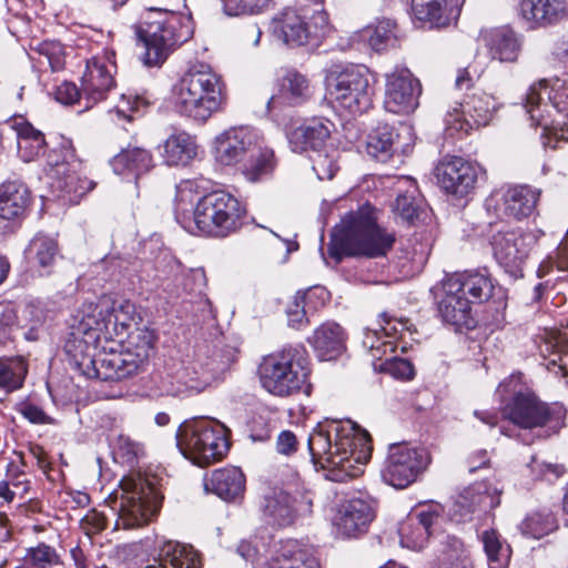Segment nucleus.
<instances>
[{"label":"nucleus","mask_w":568,"mask_h":568,"mask_svg":"<svg viewBox=\"0 0 568 568\" xmlns=\"http://www.w3.org/2000/svg\"><path fill=\"white\" fill-rule=\"evenodd\" d=\"M363 346L368 349L372 357L382 359L383 356L395 352L396 344L387 339L382 329H366L363 338Z\"/></svg>","instance_id":"57"},{"label":"nucleus","mask_w":568,"mask_h":568,"mask_svg":"<svg viewBox=\"0 0 568 568\" xmlns=\"http://www.w3.org/2000/svg\"><path fill=\"white\" fill-rule=\"evenodd\" d=\"M139 318L129 300L103 295L97 302H85L70 318L65 347L79 353L99 347L101 342L123 341Z\"/></svg>","instance_id":"2"},{"label":"nucleus","mask_w":568,"mask_h":568,"mask_svg":"<svg viewBox=\"0 0 568 568\" xmlns=\"http://www.w3.org/2000/svg\"><path fill=\"white\" fill-rule=\"evenodd\" d=\"M178 542L166 541L160 549L154 564L139 568H178V556L175 555Z\"/></svg>","instance_id":"62"},{"label":"nucleus","mask_w":568,"mask_h":568,"mask_svg":"<svg viewBox=\"0 0 568 568\" xmlns=\"http://www.w3.org/2000/svg\"><path fill=\"white\" fill-rule=\"evenodd\" d=\"M45 178L52 194L70 204L78 203L94 187L71 146L52 150L48 154Z\"/></svg>","instance_id":"10"},{"label":"nucleus","mask_w":568,"mask_h":568,"mask_svg":"<svg viewBox=\"0 0 568 568\" xmlns=\"http://www.w3.org/2000/svg\"><path fill=\"white\" fill-rule=\"evenodd\" d=\"M236 358V348L227 345L222 333L214 328L210 337L199 339L193 355L183 359L180 367V393L190 395L203 392L213 379L225 372Z\"/></svg>","instance_id":"4"},{"label":"nucleus","mask_w":568,"mask_h":568,"mask_svg":"<svg viewBox=\"0 0 568 568\" xmlns=\"http://www.w3.org/2000/svg\"><path fill=\"white\" fill-rule=\"evenodd\" d=\"M540 191L529 185L501 189L486 200V207H498L503 215L521 221L531 216L537 207Z\"/></svg>","instance_id":"21"},{"label":"nucleus","mask_w":568,"mask_h":568,"mask_svg":"<svg viewBox=\"0 0 568 568\" xmlns=\"http://www.w3.org/2000/svg\"><path fill=\"white\" fill-rule=\"evenodd\" d=\"M206 276L202 267L189 268L182 274L183 296L180 304L183 313L191 315L195 322H203L213 326L214 314L211 302L206 297Z\"/></svg>","instance_id":"20"},{"label":"nucleus","mask_w":568,"mask_h":568,"mask_svg":"<svg viewBox=\"0 0 568 568\" xmlns=\"http://www.w3.org/2000/svg\"><path fill=\"white\" fill-rule=\"evenodd\" d=\"M321 361H334L346 349V334L335 322H325L317 327L310 339Z\"/></svg>","instance_id":"37"},{"label":"nucleus","mask_w":568,"mask_h":568,"mask_svg":"<svg viewBox=\"0 0 568 568\" xmlns=\"http://www.w3.org/2000/svg\"><path fill=\"white\" fill-rule=\"evenodd\" d=\"M312 95L308 80L296 70H285L281 79L278 95L271 97L267 106L274 103L304 104Z\"/></svg>","instance_id":"40"},{"label":"nucleus","mask_w":568,"mask_h":568,"mask_svg":"<svg viewBox=\"0 0 568 568\" xmlns=\"http://www.w3.org/2000/svg\"><path fill=\"white\" fill-rule=\"evenodd\" d=\"M412 141V128L408 125H400L398 130L388 125H379L368 135L366 150L371 156L386 161L397 150L407 153L410 150Z\"/></svg>","instance_id":"23"},{"label":"nucleus","mask_w":568,"mask_h":568,"mask_svg":"<svg viewBox=\"0 0 568 568\" xmlns=\"http://www.w3.org/2000/svg\"><path fill=\"white\" fill-rule=\"evenodd\" d=\"M565 103L564 93L550 87L546 80L532 83L526 93L525 106H560Z\"/></svg>","instance_id":"50"},{"label":"nucleus","mask_w":568,"mask_h":568,"mask_svg":"<svg viewBox=\"0 0 568 568\" xmlns=\"http://www.w3.org/2000/svg\"><path fill=\"white\" fill-rule=\"evenodd\" d=\"M329 121L313 118L287 134L288 142L294 152L302 153L307 150L321 151L329 138Z\"/></svg>","instance_id":"35"},{"label":"nucleus","mask_w":568,"mask_h":568,"mask_svg":"<svg viewBox=\"0 0 568 568\" xmlns=\"http://www.w3.org/2000/svg\"><path fill=\"white\" fill-rule=\"evenodd\" d=\"M383 369L395 378L409 381L414 377L415 371L412 363L404 358L386 359L383 364Z\"/></svg>","instance_id":"61"},{"label":"nucleus","mask_w":568,"mask_h":568,"mask_svg":"<svg viewBox=\"0 0 568 568\" xmlns=\"http://www.w3.org/2000/svg\"><path fill=\"white\" fill-rule=\"evenodd\" d=\"M111 497L118 509V528L142 527L151 520L158 509L153 487L141 477L122 478Z\"/></svg>","instance_id":"11"},{"label":"nucleus","mask_w":568,"mask_h":568,"mask_svg":"<svg viewBox=\"0 0 568 568\" xmlns=\"http://www.w3.org/2000/svg\"><path fill=\"white\" fill-rule=\"evenodd\" d=\"M518 11L532 26L546 27L568 17V0H520Z\"/></svg>","instance_id":"30"},{"label":"nucleus","mask_w":568,"mask_h":568,"mask_svg":"<svg viewBox=\"0 0 568 568\" xmlns=\"http://www.w3.org/2000/svg\"><path fill=\"white\" fill-rule=\"evenodd\" d=\"M462 0H413L414 18L429 28L442 29L459 18Z\"/></svg>","instance_id":"26"},{"label":"nucleus","mask_w":568,"mask_h":568,"mask_svg":"<svg viewBox=\"0 0 568 568\" xmlns=\"http://www.w3.org/2000/svg\"><path fill=\"white\" fill-rule=\"evenodd\" d=\"M307 445L313 464L326 471L327 479L338 483L362 475L372 454L368 433L349 419L318 424Z\"/></svg>","instance_id":"1"},{"label":"nucleus","mask_w":568,"mask_h":568,"mask_svg":"<svg viewBox=\"0 0 568 568\" xmlns=\"http://www.w3.org/2000/svg\"><path fill=\"white\" fill-rule=\"evenodd\" d=\"M495 109H458L455 108L446 115L447 130L468 133L475 128L488 124Z\"/></svg>","instance_id":"46"},{"label":"nucleus","mask_w":568,"mask_h":568,"mask_svg":"<svg viewBox=\"0 0 568 568\" xmlns=\"http://www.w3.org/2000/svg\"><path fill=\"white\" fill-rule=\"evenodd\" d=\"M531 125L542 128L545 148H557L559 140H568V109H527Z\"/></svg>","instance_id":"29"},{"label":"nucleus","mask_w":568,"mask_h":568,"mask_svg":"<svg viewBox=\"0 0 568 568\" xmlns=\"http://www.w3.org/2000/svg\"><path fill=\"white\" fill-rule=\"evenodd\" d=\"M443 292L438 302V313L443 321L456 327L473 328L475 321L470 313L471 301L459 292H449L447 277L443 281Z\"/></svg>","instance_id":"34"},{"label":"nucleus","mask_w":568,"mask_h":568,"mask_svg":"<svg viewBox=\"0 0 568 568\" xmlns=\"http://www.w3.org/2000/svg\"><path fill=\"white\" fill-rule=\"evenodd\" d=\"M204 180H183L180 182V209L183 211V217L187 212H193L199 207V203L207 196V189Z\"/></svg>","instance_id":"52"},{"label":"nucleus","mask_w":568,"mask_h":568,"mask_svg":"<svg viewBox=\"0 0 568 568\" xmlns=\"http://www.w3.org/2000/svg\"><path fill=\"white\" fill-rule=\"evenodd\" d=\"M229 449L221 425L205 418H192L180 424V454L193 465L205 468L219 463Z\"/></svg>","instance_id":"8"},{"label":"nucleus","mask_w":568,"mask_h":568,"mask_svg":"<svg viewBox=\"0 0 568 568\" xmlns=\"http://www.w3.org/2000/svg\"><path fill=\"white\" fill-rule=\"evenodd\" d=\"M60 565L61 560L55 549L41 542L27 549L22 568H58Z\"/></svg>","instance_id":"53"},{"label":"nucleus","mask_w":568,"mask_h":568,"mask_svg":"<svg viewBox=\"0 0 568 568\" xmlns=\"http://www.w3.org/2000/svg\"><path fill=\"white\" fill-rule=\"evenodd\" d=\"M446 277L448 278L449 292H459L471 303L488 301L495 288L490 276L479 272L453 273Z\"/></svg>","instance_id":"36"},{"label":"nucleus","mask_w":568,"mask_h":568,"mask_svg":"<svg viewBox=\"0 0 568 568\" xmlns=\"http://www.w3.org/2000/svg\"><path fill=\"white\" fill-rule=\"evenodd\" d=\"M489 55L500 62H515L521 51L523 40L507 27L494 28L481 33Z\"/></svg>","instance_id":"33"},{"label":"nucleus","mask_w":568,"mask_h":568,"mask_svg":"<svg viewBox=\"0 0 568 568\" xmlns=\"http://www.w3.org/2000/svg\"><path fill=\"white\" fill-rule=\"evenodd\" d=\"M112 166L116 174H123L126 170L140 174L152 166V156L140 148L126 149L113 158Z\"/></svg>","instance_id":"47"},{"label":"nucleus","mask_w":568,"mask_h":568,"mask_svg":"<svg viewBox=\"0 0 568 568\" xmlns=\"http://www.w3.org/2000/svg\"><path fill=\"white\" fill-rule=\"evenodd\" d=\"M438 514L432 507L414 510L400 523L398 528L400 545L412 550H420L430 536V527Z\"/></svg>","instance_id":"28"},{"label":"nucleus","mask_w":568,"mask_h":568,"mask_svg":"<svg viewBox=\"0 0 568 568\" xmlns=\"http://www.w3.org/2000/svg\"><path fill=\"white\" fill-rule=\"evenodd\" d=\"M244 161L242 172L251 182H257L268 176L275 165L274 152L272 149L263 145L261 136Z\"/></svg>","instance_id":"44"},{"label":"nucleus","mask_w":568,"mask_h":568,"mask_svg":"<svg viewBox=\"0 0 568 568\" xmlns=\"http://www.w3.org/2000/svg\"><path fill=\"white\" fill-rule=\"evenodd\" d=\"M366 69L361 65L333 63L325 75L324 102L327 106L371 104Z\"/></svg>","instance_id":"12"},{"label":"nucleus","mask_w":568,"mask_h":568,"mask_svg":"<svg viewBox=\"0 0 568 568\" xmlns=\"http://www.w3.org/2000/svg\"><path fill=\"white\" fill-rule=\"evenodd\" d=\"M501 489L486 483H478L466 488L456 499L454 513L467 519L476 511H488L500 504Z\"/></svg>","instance_id":"27"},{"label":"nucleus","mask_w":568,"mask_h":568,"mask_svg":"<svg viewBox=\"0 0 568 568\" xmlns=\"http://www.w3.org/2000/svg\"><path fill=\"white\" fill-rule=\"evenodd\" d=\"M113 68L115 65L105 55L93 57L88 60L87 69L82 77V90L89 102L100 103L104 101L108 92L114 85Z\"/></svg>","instance_id":"24"},{"label":"nucleus","mask_w":568,"mask_h":568,"mask_svg":"<svg viewBox=\"0 0 568 568\" xmlns=\"http://www.w3.org/2000/svg\"><path fill=\"white\" fill-rule=\"evenodd\" d=\"M260 133L247 125L231 128L219 134L213 143L215 160L223 165L244 161L258 142Z\"/></svg>","instance_id":"22"},{"label":"nucleus","mask_w":568,"mask_h":568,"mask_svg":"<svg viewBox=\"0 0 568 568\" xmlns=\"http://www.w3.org/2000/svg\"><path fill=\"white\" fill-rule=\"evenodd\" d=\"M535 243V235L521 229L498 231L490 239L494 257L515 278L523 277V266Z\"/></svg>","instance_id":"18"},{"label":"nucleus","mask_w":568,"mask_h":568,"mask_svg":"<svg viewBox=\"0 0 568 568\" xmlns=\"http://www.w3.org/2000/svg\"><path fill=\"white\" fill-rule=\"evenodd\" d=\"M313 170L320 180H332L338 171L336 161L327 154L316 152L315 158L312 159Z\"/></svg>","instance_id":"63"},{"label":"nucleus","mask_w":568,"mask_h":568,"mask_svg":"<svg viewBox=\"0 0 568 568\" xmlns=\"http://www.w3.org/2000/svg\"><path fill=\"white\" fill-rule=\"evenodd\" d=\"M481 541L487 555L488 565L509 564L511 550L501 542L496 530H485L481 535Z\"/></svg>","instance_id":"56"},{"label":"nucleus","mask_w":568,"mask_h":568,"mask_svg":"<svg viewBox=\"0 0 568 568\" xmlns=\"http://www.w3.org/2000/svg\"><path fill=\"white\" fill-rule=\"evenodd\" d=\"M382 323L381 329L383 335L390 341H396L400 338L405 331H408V322L406 320H397L388 316L387 314H382Z\"/></svg>","instance_id":"64"},{"label":"nucleus","mask_w":568,"mask_h":568,"mask_svg":"<svg viewBox=\"0 0 568 568\" xmlns=\"http://www.w3.org/2000/svg\"><path fill=\"white\" fill-rule=\"evenodd\" d=\"M397 32L398 29L395 21L381 19L355 32L352 41L357 44H366L376 52H383L397 44Z\"/></svg>","instance_id":"38"},{"label":"nucleus","mask_w":568,"mask_h":568,"mask_svg":"<svg viewBox=\"0 0 568 568\" xmlns=\"http://www.w3.org/2000/svg\"><path fill=\"white\" fill-rule=\"evenodd\" d=\"M316 293H318V296L322 298L327 294L322 287H315L314 290H310L307 292L296 293L293 303L287 307L286 311L288 325L291 327L300 329L308 324L305 306L307 301L311 300L312 295H315Z\"/></svg>","instance_id":"54"},{"label":"nucleus","mask_w":568,"mask_h":568,"mask_svg":"<svg viewBox=\"0 0 568 568\" xmlns=\"http://www.w3.org/2000/svg\"><path fill=\"white\" fill-rule=\"evenodd\" d=\"M270 568H320V562L308 548L296 540H286L275 550Z\"/></svg>","instance_id":"41"},{"label":"nucleus","mask_w":568,"mask_h":568,"mask_svg":"<svg viewBox=\"0 0 568 568\" xmlns=\"http://www.w3.org/2000/svg\"><path fill=\"white\" fill-rule=\"evenodd\" d=\"M27 375V365L20 357L0 358V388L13 392L22 387Z\"/></svg>","instance_id":"49"},{"label":"nucleus","mask_w":568,"mask_h":568,"mask_svg":"<svg viewBox=\"0 0 568 568\" xmlns=\"http://www.w3.org/2000/svg\"><path fill=\"white\" fill-rule=\"evenodd\" d=\"M373 517L372 507L366 500L353 498L341 506L335 526L344 537H355L366 531Z\"/></svg>","instance_id":"31"},{"label":"nucleus","mask_w":568,"mask_h":568,"mask_svg":"<svg viewBox=\"0 0 568 568\" xmlns=\"http://www.w3.org/2000/svg\"><path fill=\"white\" fill-rule=\"evenodd\" d=\"M430 462L425 448L393 444L382 469L385 483L395 488H406L427 468Z\"/></svg>","instance_id":"15"},{"label":"nucleus","mask_w":568,"mask_h":568,"mask_svg":"<svg viewBox=\"0 0 568 568\" xmlns=\"http://www.w3.org/2000/svg\"><path fill=\"white\" fill-rule=\"evenodd\" d=\"M308 375L310 363L302 347H287L270 354L258 366V377L263 388L281 397L302 390Z\"/></svg>","instance_id":"7"},{"label":"nucleus","mask_w":568,"mask_h":568,"mask_svg":"<svg viewBox=\"0 0 568 568\" xmlns=\"http://www.w3.org/2000/svg\"><path fill=\"white\" fill-rule=\"evenodd\" d=\"M203 150L196 143L194 136L180 133V164L186 165L194 161H200Z\"/></svg>","instance_id":"60"},{"label":"nucleus","mask_w":568,"mask_h":568,"mask_svg":"<svg viewBox=\"0 0 568 568\" xmlns=\"http://www.w3.org/2000/svg\"><path fill=\"white\" fill-rule=\"evenodd\" d=\"M398 195L395 200L394 211L406 222L417 219L424 209L416 182L409 176H400L396 182Z\"/></svg>","instance_id":"42"},{"label":"nucleus","mask_w":568,"mask_h":568,"mask_svg":"<svg viewBox=\"0 0 568 568\" xmlns=\"http://www.w3.org/2000/svg\"><path fill=\"white\" fill-rule=\"evenodd\" d=\"M202 487L205 495L214 494L225 501H233L243 496L245 477L240 468L227 466L204 473Z\"/></svg>","instance_id":"25"},{"label":"nucleus","mask_w":568,"mask_h":568,"mask_svg":"<svg viewBox=\"0 0 568 568\" xmlns=\"http://www.w3.org/2000/svg\"><path fill=\"white\" fill-rule=\"evenodd\" d=\"M113 343H118L120 349L144 367L154 347V334L150 329L141 327L126 334L123 341Z\"/></svg>","instance_id":"45"},{"label":"nucleus","mask_w":568,"mask_h":568,"mask_svg":"<svg viewBox=\"0 0 568 568\" xmlns=\"http://www.w3.org/2000/svg\"><path fill=\"white\" fill-rule=\"evenodd\" d=\"M29 191L18 181H7L0 184V217L14 220L20 217L29 204Z\"/></svg>","instance_id":"43"},{"label":"nucleus","mask_w":568,"mask_h":568,"mask_svg":"<svg viewBox=\"0 0 568 568\" xmlns=\"http://www.w3.org/2000/svg\"><path fill=\"white\" fill-rule=\"evenodd\" d=\"M527 466L535 478L547 481L557 480L565 473V467L562 465L546 463L544 460H539L535 456L531 457L530 463Z\"/></svg>","instance_id":"59"},{"label":"nucleus","mask_w":568,"mask_h":568,"mask_svg":"<svg viewBox=\"0 0 568 568\" xmlns=\"http://www.w3.org/2000/svg\"><path fill=\"white\" fill-rule=\"evenodd\" d=\"M101 342L99 347H88L83 352L64 351L77 369L88 378L121 381L138 374L143 367L122 349Z\"/></svg>","instance_id":"9"},{"label":"nucleus","mask_w":568,"mask_h":568,"mask_svg":"<svg viewBox=\"0 0 568 568\" xmlns=\"http://www.w3.org/2000/svg\"><path fill=\"white\" fill-rule=\"evenodd\" d=\"M538 348L540 355L547 361L548 371L568 377V334L566 332L545 331L540 335Z\"/></svg>","instance_id":"32"},{"label":"nucleus","mask_w":568,"mask_h":568,"mask_svg":"<svg viewBox=\"0 0 568 568\" xmlns=\"http://www.w3.org/2000/svg\"><path fill=\"white\" fill-rule=\"evenodd\" d=\"M554 529V519L549 513H532L519 525L525 537L539 539Z\"/></svg>","instance_id":"55"},{"label":"nucleus","mask_w":568,"mask_h":568,"mask_svg":"<svg viewBox=\"0 0 568 568\" xmlns=\"http://www.w3.org/2000/svg\"><path fill=\"white\" fill-rule=\"evenodd\" d=\"M566 408L562 404L541 400L532 390H514L503 407V416L515 426L535 430L542 438L557 434L564 426Z\"/></svg>","instance_id":"5"},{"label":"nucleus","mask_w":568,"mask_h":568,"mask_svg":"<svg viewBox=\"0 0 568 568\" xmlns=\"http://www.w3.org/2000/svg\"><path fill=\"white\" fill-rule=\"evenodd\" d=\"M272 32L290 47H318L332 32L328 14L324 10H316L306 20L293 9L284 10L272 20Z\"/></svg>","instance_id":"13"},{"label":"nucleus","mask_w":568,"mask_h":568,"mask_svg":"<svg viewBox=\"0 0 568 568\" xmlns=\"http://www.w3.org/2000/svg\"><path fill=\"white\" fill-rule=\"evenodd\" d=\"M30 252L33 254L38 264L49 274L58 255V243L54 239L38 233L30 242Z\"/></svg>","instance_id":"51"},{"label":"nucleus","mask_w":568,"mask_h":568,"mask_svg":"<svg viewBox=\"0 0 568 568\" xmlns=\"http://www.w3.org/2000/svg\"><path fill=\"white\" fill-rule=\"evenodd\" d=\"M271 0H222L223 10L227 16L256 13L268 6Z\"/></svg>","instance_id":"58"},{"label":"nucleus","mask_w":568,"mask_h":568,"mask_svg":"<svg viewBox=\"0 0 568 568\" xmlns=\"http://www.w3.org/2000/svg\"><path fill=\"white\" fill-rule=\"evenodd\" d=\"M311 508L312 498L296 479L267 494L263 511L270 523L286 527L292 525L297 516L311 513Z\"/></svg>","instance_id":"16"},{"label":"nucleus","mask_w":568,"mask_h":568,"mask_svg":"<svg viewBox=\"0 0 568 568\" xmlns=\"http://www.w3.org/2000/svg\"><path fill=\"white\" fill-rule=\"evenodd\" d=\"M394 242L395 235L377 224L374 209L364 205L345 215L334 227L328 254L336 263L344 256L362 255L375 258L385 256Z\"/></svg>","instance_id":"3"},{"label":"nucleus","mask_w":568,"mask_h":568,"mask_svg":"<svg viewBox=\"0 0 568 568\" xmlns=\"http://www.w3.org/2000/svg\"><path fill=\"white\" fill-rule=\"evenodd\" d=\"M420 93L422 87L419 81L414 79L409 72L387 77L385 92L386 105L418 106V97Z\"/></svg>","instance_id":"39"},{"label":"nucleus","mask_w":568,"mask_h":568,"mask_svg":"<svg viewBox=\"0 0 568 568\" xmlns=\"http://www.w3.org/2000/svg\"><path fill=\"white\" fill-rule=\"evenodd\" d=\"M174 13L162 12L161 9L150 8L143 22L136 27L135 32L144 49V63L159 65L163 63L172 52L175 44L174 26L170 20Z\"/></svg>","instance_id":"14"},{"label":"nucleus","mask_w":568,"mask_h":568,"mask_svg":"<svg viewBox=\"0 0 568 568\" xmlns=\"http://www.w3.org/2000/svg\"><path fill=\"white\" fill-rule=\"evenodd\" d=\"M244 209L236 197L225 191L210 192L192 217L184 216L180 225L190 234L225 237L241 225Z\"/></svg>","instance_id":"6"},{"label":"nucleus","mask_w":568,"mask_h":568,"mask_svg":"<svg viewBox=\"0 0 568 568\" xmlns=\"http://www.w3.org/2000/svg\"><path fill=\"white\" fill-rule=\"evenodd\" d=\"M18 153L24 162L34 160L44 145V139L40 131L36 130L29 123H21L17 128Z\"/></svg>","instance_id":"48"},{"label":"nucleus","mask_w":568,"mask_h":568,"mask_svg":"<svg viewBox=\"0 0 568 568\" xmlns=\"http://www.w3.org/2000/svg\"><path fill=\"white\" fill-rule=\"evenodd\" d=\"M481 168L459 156L442 160L435 169L440 187L456 197H465L471 193L478 180Z\"/></svg>","instance_id":"19"},{"label":"nucleus","mask_w":568,"mask_h":568,"mask_svg":"<svg viewBox=\"0 0 568 568\" xmlns=\"http://www.w3.org/2000/svg\"><path fill=\"white\" fill-rule=\"evenodd\" d=\"M221 79L205 63L193 64L180 81V103L199 106L203 103H224Z\"/></svg>","instance_id":"17"}]
</instances>
